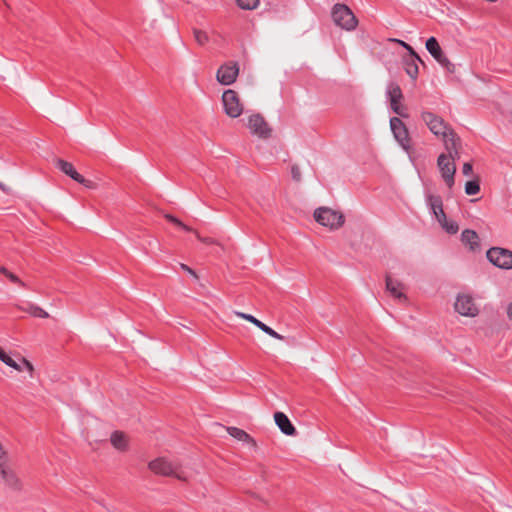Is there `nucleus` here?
<instances>
[{"instance_id": "1", "label": "nucleus", "mask_w": 512, "mask_h": 512, "mask_svg": "<svg viewBox=\"0 0 512 512\" xmlns=\"http://www.w3.org/2000/svg\"><path fill=\"white\" fill-rule=\"evenodd\" d=\"M421 119L427 125L431 133H433L436 137L441 138L443 142L445 139H448L452 137V135L456 134L442 117L430 111H423L421 113Z\"/></svg>"}, {"instance_id": "2", "label": "nucleus", "mask_w": 512, "mask_h": 512, "mask_svg": "<svg viewBox=\"0 0 512 512\" xmlns=\"http://www.w3.org/2000/svg\"><path fill=\"white\" fill-rule=\"evenodd\" d=\"M331 17L335 25L347 31L354 30L358 24L354 13L345 4H335L332 8Z\"/></svg>"}, {"instance_id": "3", "label": "nucleus", "mask_w": 512, "mask_h": 512, "mask_svg": "<svg viewBox=\"0 0 512 512\" xmlns=\"http://www.w3.org/2000/svg\"><path fill=\"white\" fill-rule=\"evenodd\" d=\"M149 469L155 474L172 476L179 480L186 481L187 475L177 466L165 458H157L149 463Z\"/></svg>"}, {"instance_id": "4", "label": "nucleus", "mask_w": 512, "mask_h": 512, "mask_svg": "<svg viewBox=\"0 0 512 512\" xmlns=\"http://www.w3.org/2000/svg\"><path fill=\"white\" fill-rule=\"evenodd\" d=\"M314 218L320 225L332 230L340 228L344 223V216L341 213L326 207L316 209Z\"/></svg>"}, {"instance_id": "5", "label": "nucleus", "mask_w": 512, "mask_h": 512, "mask_svg": "<svg viewBox=\"0 0 512 512\" xmlns=\"http://www.w3.org/2000/svg\"><path fill=\"white\" fill-rule=\"evenodd\" d=\"M390 128L397 143L404 151L409 153L412 149V142L409 131L403 121L398 117L390 118Z\"/></svg>"}, {"instance_id": "6", "label": "nucleus", "mask_w": 512, "mask_h": 512, "mask_svg": "<svg viewBox=\"0 0 512 512\" xmlns=\"http://www.w3.org/2000/svg\"><path fill=\"white\" fill-rule=\"evenodd\" d=\"M487 259L500 269H512V251L501 248L492 247L486 253Z\"/></svg>"}, {"instance_id": "7", "label": "nucleus", "mask_w": 512, "mask_h": 512, "mask_svg": "<svg viewBox=\"0 0 512 512\" xmlns=\"http://www.w3.org/2000/svg\"><path fill=\"white\" fill-rule=\"evenodd\" d=\"M222 102L228 116L237 118L242 114L243 106L234 90H226L222 95Z\"/></svg>"}, {"instance_id": "8", "label": "nucleus", "mask_w": 512, "mask_h": 512, "mask_svg": "<svg viewBox=\"0 0 512 512\" xmlns=\"http://www.w3.org/2000/svg\"><path fill=\"white\" fill-rule=\"evenodd\" d=\"M437 165L440 170L441 176L449 188H452L455 180L456 173L455 163L446 154H440L437 159Z\"/></svg>"}, {"instance_id": "9", "label": "nucleus", "mask_w": 512, "mask_h": 512, "mask_svg": "<svg viewBox=\"0 0 512 512\" xmlns=\"http://www.w3.org/2000/svg\"><path fill=\"white\" fill-rule=\"evenodd\" d=\"M386 96L390 101V108L392 111L399 116L407 117V114L404 112V108L400 104L403 98V94L400 86L397 83L391 82L388 84Z\"/></svg>"}, {"instance_id": "10", "label": "nucleus", "mask_w": 512, "mask_h": 512, "mask_svg": "<svg viewBox=\"0 0 512 512\" xmlns=\"http://www.w3.org/2000/svg\"><path fill=\"white\" fill-rule=\"evenodd\" d=\"M426 49L442 67L446 68L449 72L454 71V65L445 56L435 37H430L426 41Z\"/></svg>"}, {"instance_id": "11", "label": "nucleus", "mask_w": 512, "mask_h": 512, "mask_svg": "<svg viewBox=\"0 0 512 512\" xmlns=\"http://www.w3.org/2000/svg\"><path fill=\"white\" fill-rule=\"evenodd\" d=\"M454 308L460 315L467 317H475L479 312L472 297L468 294L458 295Z\"/></svg>"}, {"instance_id": "12", "label": "nucleus", "mask_w": 512, "mask_h": 512, "mask_svg": "<svg viewBox=\"0 0 512 512\" xmlns=\"http://www.w3.org/2000/svg\"><path fill=\"white\" fill-rule=\"evenodd\" d=\"M247 126L253 135L260 138H268L271 134V129L268 127L267 122L259 114L251 115L248 118Z\"/></svg>"}, {"instance_id": "13", "label": "nucleus", "mask_w": 512, "mask_h": 512, "mask_svg": "<svg viewBox=\"0 0 512 512\" xmlns=\"http://www.w3.org/2000/svg\"><path fill=\"white\" fill-rule=\"evenodd\" d=\"M239 73L238 64L230 62L222 65L217 71V80L223 85H231L235 82Z\"/></svg>"}, {"instance_id": "14", "label": "nucleus", "mask_w": 512, "mask_h": 512, "mask_svg": "<svg viewBox=\"0 0 512 512\" xmlns=\"http://www.w3.org/2000/svg\"><path fill=\"white\" fill-rule=\"evenodd\" d=\"M5 453L3 451V448L1 447L0 450V474L6 484L13 490H20L21 484L17 476L14 474L13 471L8 470L5 468Z\"/></svg>"}, {"instance_id": "15", "label": "nucleus", "mask_w": 512, "mask_h": 512, "mask_svg": "<svg viewBox=\"0 0 512 512\" xmlns=\"http://www.w3.org/2000/svg\"><path fill=\"white\" fill-rule=\"evenodd\" d=\"M236 315L242 319L247 320L248 322L254 324L257 328H259L261 331H263L265 334L269 335L270 337L277 339V340H284V336L273 330L271 327L257 319L251 314L243 313V312H236Z\"/></svg>"}, {"instance_id": "16", "label": "nucleus", "mask_w": 512, "mask_h": 512, "mask_svg": "<svg viewBox=\"0 0 512 512\" xmlns=\"http://www.w3.org/2000/svg\"><path fill=\"white\" fill-rule=\"evenodd\" d=\"M56 167L61 170L64 174L71 177L74 181L83 184L86 187H89L90 181L86 180L81 174H79L74 166L65 160L58 159L56 162Z\"/></svg>"}, {"instance_id": "17", "label": "nucleus", "mask_w": 512, "mask_h": 512, "mask_svg": "<svg viewBox=\"0 0 512 512\" xmlns=\"http://www.w3.org/2000/svg\"><path fill=\"white\" fill-rule=\"evenodd\" d=\"M426 203L438 222L445 220L446 214L443 210V202L439 195L428 194L426 196Z\"/></svg>"}, {"instance_id": "18", "label": "nucleus", "mask_w": 512, "mask_h": 512, "mask_svg": "<svg viewBox=\"0 0 512 512\" xmlns=\"http://www.w3.org/2000/svg\"><path fill=\"white\" fill-rule=\"evenodd\" d=\"M426 203L438 222L445 220L446 214L443 210V202L439 195L428 194L426 196Z\"/></svg>"}, {"instance_id": "19", "label": "nucleus", "mask_w": 512, "mask_h": 512, "mask_svg": "<svg viewBox=\"0 0 512 512\" xmlns=\"http://www.w3.org/2000/svg\"><path fill=\"white\" fill-rule=\"evenodd\" d=\"M274 420L280 431L287 435V436H293L296 434V429L287 417L286 414L283 412H276L274 414Z\"/></svg>"}, {"instance_id": "20", "label": "nucleus", "mask_w": 512, "mask_h": 512, "mask_svg": "<svg viewBox=\"0 0 512 512\" xmlns=\"http://www.w3.org/2000/svg\"><path fill=\"white\" fill-rule=\"evenodd\" d=\"M0 361L5 363L7 366L17 370L22 371L23 367H25L30 374L33 372V365L26 360L25 358H22V365L18 364L15 360H13L8 354L5 353L3 349L0 348Z\"/></svg>"}, {"instance_id": "21", "label": "nucleus", "mask_w": 512, "mask_h": 512, "mask_svg": "<svg viewBox=\"0 0 512 512\" xmlns=\"http://www.w3.org/2000/svg\"><path fill=\"white\" fill-rule=\"evenodd\" d=\"M386 289L396 299H398L400 301L407 300V297L403 292L404 286L400 281L395 280L388 276L386 278Z\"/></svg>"}, {"instance_id": "22", "label": "nucleus", "mask_w": 512, "mask_h": 512, "mask_svg": "<svg viewBox=\"0 0 512 512\" xmlns=\"http://www.w3.org/2000/svg\"><path fill=\"white\" fill-rule=\"evenodd\" d=\"M459 145H460V138L455 134L452 135V137L445 139L444 146L447 150L448 154L447 156L450 157V159L455 162L456 159L460 157L459 154Z\"/></svg>"}, {"instance_id": "23", "label": "nucleus", "mask_w": 512, "mask_h": 512, "mask_svg": "<svg viewBox=\"0 0 512 512\" xmlns=\"http://www.w3.org/2000/svg\"><path fill=\"white\" fill-rule=\"evenodd\" d=\"M421 62V59H417L414 55H409L403 58V67L405 72L415 80L419 73L417 62Z\"/></svg>"}, {"instance_id": "24", "label": "nucleus", "mask_w": 512, "mask_h": 512, "mask_svg": "<svg viewBox=\"0 0 512 512\" xmlns=\"http://www.w3.org/2000/svg\"><path fill=\"white\" fill-rule=\"evenodd\" d=\"M227 432L234 439L241 441L243 443H247L252 447H256L255 440L244 430L237 427H227Z\"/></svg>"}, {"instance_id": "25", "label": "nucleus", "mask_w": 512, "mask_h": 512, "mask_svg": "<svg viewBox=\"0 0 512 512\" xmlns=\"http://www.w3.org/2000/svg\"><path fill=\"white\" fill-rule=\"evenodd\" d=\"M463 244L469 247L470 250L475 251L479 248V237L474 230L466 229L461 234Z\"/></svg>"}, {"instance_id": "26", "label": "nucleus", "mask_w": 512, "mask_h": 512, "mask_svg": "<svg viewBox=\"0 0 512 512\" xmlns=\"http://www.w3.org/2000/svg\"><path fill=\"white\" fill-rule=\"evenodd\" d=\"M111 444L119 451H125L128 448V438L121 431H114L110 437Z\"/></svg>"}, {"instance_id": "27", "label": "nucleus", "mask_w": 512, "mask_h": 512, "mask_svg": "<svg viewBox=\"0 0 512 512\" xmlns=\"http://www.w3.org/2000/svg\"><path fill=\"white\" fill-rule=\"evenodd\" d=\"M0 273L3 274L4 276H6L11 282L21 286V287H25L26 284L21 281L19 279V277L15 274H13L12 272H10L7 268H5L4 266H0Z\"/></svg>"}, {"instance_id": "28", "label": "nucleus", "mask_w": 512, "mask_h": 512, "mask_svg": "<svg viewBox=\"0 0 512 512\" xmlns=\"http://www.w3.org/2000/svg\"><path fill=\"white\" fill-rule=\"evenodd\" d=\"M439 223L441 224L443 229H445V231L449 234H455L458 232L459 227L457 223L454 221H448L446 216L445 220H441Z\"/></svg>"}, {"instance_id": "29", "label": "nucleus", "mask_w": 512, "mask_h": 512, "mask_svg": "<svg viewBox=\"0 0 512 512\" xmlns=\"http://www.w3.org/2000/svg\"><path fill=\"white\" fill-rule=\"evenodd\" d=\"M480 191V185L477 180L468 181L465 184V193L467 195H476Z\"/></svg>"}, {"instance_id": "30", "label": "nucleus", "mask_w": 512, "mask_h": 512, "mask_svg": "<svg viewBox=\"0 0 512 512\" xmlns=\"http://www.w3.org/2000/svg\"><path fill=\"white\" fill-rule=\"evenodd\" d=\"M27 311L34 317H39V318H48L49 317V314L44 309H42L41 307H39L37 305H29V308L27 309Z\"/></svg>"}, {"instance_id": "31", "label": "nucleus", "mask_w": 512, "mask_h": 512, "mask_svg": "<svg viewBox=\"0 0 512 512\" xmlns=\"http://www.w3.org/2000/svg\"><path fill=\"white\" fill-rule=\"evenodd\" d=\"M165 218L170 221L171 223H173L174 225L178 226L179 228L187 231V232H191L193 231L192 228H190L189 226L185 225L181 220H179L178 218H176L175 216L171 215V214H166L165 215Z\"/></svg>"}, {"instance_id": "32", "label": "nucleus", "mask_w": 512, "mask_h": 512, "mask_svg": "<svg viewBox=\"0 0 512 512\" xmlns=\"http://www.w3.org/2000/svg\"><path fill=\"white\" fill-rule=\"evenodd\" d=\"M258 0H237V4L240 8L245 10H253L258 5Z\"/></svg>"}, {"instance_id": "33", "label": "nucleus", "mask_w": 512, "mask_h": 512, "mask_svg": "<svg viewBox=\"0 0 512 512\" xmlns=\"http://www.w3.org/2000/svg\"><path fill=\"white\" fill-rule=\"evenodd\" d=\"M194 37L199 45H204L208 42V35L202 30H194Z\"/></svg>"}, {"instance_id": "34", "label": "nucleus", "mask_w": 512, "mask_h": 512, "mask_svg": "<svg viewBox=\"0 0 512 512\" xmlns=\"http://www.w3.org/2000/svg\"><path fill=\"white\" fill-rule=\"evenodd\" d=\"M197 237V239L199 241H201L202 243L206 244V245H212V244H215L216 241L213 239V238H210V237H202L200 236V234L197 232V231H193Z\"/></svg>"}, {"instance_id": "35", "label": "nucleus", "mask_w": 512, "mask_h": 512, "mask_svg": "<svg viewBox=\"0 0 512 512\" xmlns=\"http://www.w3.org/2000/svg\"><path fill=\"white\" fill-rule=\"evenodd\" d=\"M291 175H292V178L295 181H300L301 180V172H300V169H299L298 166H296V165L292 166V168H291Z\"/></svg>"}, {"instance_id": "36", "label": "nucleus", "mask_w": 512, "mask_h": 512, "mask_svg": "<svg viewBox=\"0 0 512 512\" xmlns=\"http://www.w3.org/2000/svg\"><path fill=\"white\" fill-rule=\"evenodd\" d=\"M396 41L400 43L409 52V55H414L417 59H419L418 54L413 50V48L410 45L401 40Z\"/></svg>"}, {"instance_id": "37", "label": "nucleus", "mask_w": 512, "mask_h": 512, "mask_svg": "<svg viewBox=\"0 0 512 512\" xmlns=\"http://www.w3.org/2000/svg\"><path fill=\"white\" fill-rule=\"evenodd\" d=\"M472 172H473L472 164L469 162L464 163L463 167H462V173L465 176H470L472 174Z\"/></svg>"}, {"instance_id": "38", "label": "nucleus", "mask_w": 512, "mask_h": 512, "mask_svg": "<svg viewBox=\"0 0 512 512\" xmlns=\"http://www.w3.org/2000/svg\"><path fill=\"white\" fill-rule=\"evenodd\" d=\"M180 267H181L182 270H184L185 272L189 273L195 279L198 278L196 272L193 269H191L189 266H187L186 264H181Z\"/></svg>"}, {"instance_id": "39", "label": "nucleus", "mask_w": 512, "mask_h": 512, "mask_svg": "<svg viewBox=\"0 0 512 512\" xmlns=\"http://www.w3.org/2000/svg\"><path fill=\"white\" fill-rule=\"evenodd\" d=\"M0 189L5 192V193H9L10 192V188L7 187L5 184H3L2 182H0Z\"/></svg>"}, {"instance_id": "40", "label": "nucleus", "mask_w": 512, "mask_h": 512, "mask_svg": "<svg viewBox=\"0 0 512 512\" xmlns=\"http://www.w3.org/2000/svg\"><path fill=\"white\" fill-rule=\"evenodd\" d=\"M507 314H508V318L512 321V302L508 306Z\"/></svg>"}]
</instances>
